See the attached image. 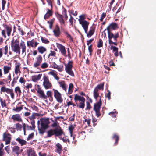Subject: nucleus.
Here are the masks:
<instances>
[{"label":"nucleus","mask_w":156,"mask_h":156,"mask_svg":"<svg viewBox=\"0 0 156 156\" xmlns=\"http://www.w3.org/2000/svg\"><path fill=\"white\" fill-rule=\"evenodd\" d=\"M52 66L53 68L57 69L59 72H61L63 70V66H58L55 62L52 63Z\"/></svg>","instance_id":"obj_26"},{"label":"nucleus","mask_w":156,"mask_h":156,"mask_svg":"<svg viewBox=\"0 0 156 156\" xmlns=\"http://www.w3.org/2000/svg\"><path fill=\"white\" fill-rule=\"evenodd\" d=\"M15 91L17 94L18 93L20 95L21 93V90L19 86L16 87L15 88Z\"/></svg>","instance_id":"obj_48"},{"label":"nucleus","mask_w":156,"mask_h":156,"mask_svg":"<svg viewBox=\"0 0 156 156\" xmlns=\"http://www.w3.org/2000/svg\"><path fill=\"white\" fill-rule=\"evenodd\" d=\"M56 54V52L55 51H51L50 53L49 54V56H55Z\"/></svg>","instance_id":"obj_64"},{"label":"nucleus","mask_w":156,"mask_h":156,"mask_svg":"<svg viewBox=\"0 0 156 156\" xmlns=\"http://www.w3.org/2000/svg\"><path fill=\"white\" fill-rule=\"evenodd\" d=\"M34 40L32 39L30 41H27V45L28 47L31 46L32 47L34 48Z\"/></svg>","instance_id":"obj_38"},{"label":"nucleus","mask_w":156,"mask_h":156,"mask_svg":"<svg viewBox=\"0 0 156 156\" xmlns=\"http://www.w3.org/2000/svg\"><path fill=\"white\" fill-rule=\"evenodd\" d=\"M80 24H81L82 27L83 28L85 32L87 33L88 30V27L89 23L86 20H84L83 21H80Z\"/></svg>","instance_id":"obj_19"},{"label":"nucleus","mask_w":156,"mask_h":156,"mask_svg":"<svg viewBox=\"0 0 156 156\" xmlns=\"http://www.w3.org/2000/svg\"><path fill=\"white\" fill-rule=\"evenodd\" d=\"M42 75V74H39L38 75H34L32 76V80L34 82H37L41 78Z\"/></svg>","instance_id":"obj_28"},{"label":"nucleus","mask_w":156,"mask_h":156,"mask_svg":"<svg viewBox=\"0 0 156 156\" xmlns=\"http://www.w3.org/2000/svg\"><path fill=\"white\" fill-rule=\"evenodd\" d=\"M43 85L44 88L46 90L51 89L52 87V85L49 81L48 77L44 75L43 76Z\"/></svg>","instance_id":"obj_9"},{"label":"nucleus","mask_w":156,"mask_h":156,"mask_svg":"<svg viewBox=\"0 0 156 156\" xmlns=\"http://www.w3.org/2000/svg\"><path fill=\"white\" fill-rule=\"evenodd\" d=\"M104 83H101L98 85L95 88V89L98 90H103L104 89Z\"/></svg>","instance_id":"obj_37"},{"label":"nucleus","mask_w":156,"mask_h":156,"mask_svg":"<svg viewBox=\"0 0 156 156\" xmlns=\"http://www.w3.org/2000/svg\"><path fill=\"white\" fill-rule=\"evenodd\" d=\"M34 136V133H31V134H30L28 136L27 138V141L29 140H30L32 139Z\"/></svg>","instance_id":"obj_54"},{"label":"nucleus","mask_w":156,"mask_h":156,"mask_svg":"<svg viewBox=\"0 0 156 156\" xmlns=\"http://www.w3.org/2000/svg\"><path fill=\"white\" fill-rule=\"evenodd\" d=\"M55 15L57 18L58 20L59 21V22L61 26L63 25L65 26V22L63 19V17L62 16L59 14L58 12H57L55 13Z\"/></svg>","instance_id":"obj_18"},{"label":"nucleus","mask_w":156,"mask_h":156,"mask_svg":"<svg viewBox=\"0 0 156 156\" xmlns=\"http://www.w3.org/2000/svg\"><path fill=\"white\" fill-rule=\"evenodd\" d=\"M42 61V58L41 55H38L36 58V61L33 65V66L37 68L40 66Z\"/></svg>","instance_id":"obj_15"},{"label":"nucleus","mask_w":156,"mask_h":156,"mask_svg":"<svg viewBox=\"0 0 156 156\" xmlns=\"http://www.w3.org/2000/svg\"><path fill=\"white\" fill-rule=\"evenodd\" d=\"M48 67V65L46 62L43 63L41 66V68L42 69H45Z\"/></svg>","instance_id":"obj_58"},{"label":"nucleus","mask_w":156,"mask_h":156,"mask_svg":"<svg viewBox=\"0 0 156 156\" xmlns=\"http://www.w3.org/2000/svg\"><path fill=\"white\" fill-rule=\"evenodd\" d=\"M73 87V83H70L69 84L68 92V94H70L72 93Z\"/></svg>","instance_id":"obj_39"},{"label":"nucleus","mask_w":156,"mask_h":156,"mask_svg":"<svg viewBox=\"0 0 156 156\" xmlns=\"http://www.w3.org/2000/svg\"><path fill=\"white\" fill-rule=\"evenodd\" d=\"M60 86L62 87L63 90L66 92L67 91V85L65 83L64 81H62L58 82Z\"/></svg>","instance_id":"obj_30"},{"label":"nucleus","mask_w":156,"mask_h":156,"mask_svg":"<svg viewBox=\"0 0 156 156\" xmlns=\"http://www.w3.org/2000/svg\"><path fill=\"white\" fill-rule=\"evenodd\" d=\"M47 96L50 99H52V92L51 91H48L46 92Z\"/></svg>","instance_id":"obj_49"},{"label":"nucleus","mask_w":156,"mask_h":156,"mask_svg":"<svg viewBox=\"0 0 156 156\" xmlns=\"http://www.w3.org/2000/svg\"><path fill=\"white\" fill-rule=\"evenodd\" d=\"M49 74L53 76L57 80H59V77L57 76V74L55 72L54 70H52L49 72Z\"/></svg>","instance_id":"obj_40"},{"label":"nucleus","mask_w":156,"mask_h":156,"mask_svg":"<svg viewBox=\"0 0 156 156\" xmlns=\"http://www.w3.org/2000/svg\"><path fill=\"white\" fill-rule=\"evenodd\" d=\"M108 34L109 44H113L115 45H117L118 44L117 42V39L119 37V33L117 32L113 34L111 31H109L108 30Z\"/></svg>","instance_id":"obj_5"},{"label":"nucleus","mask_w":156,"mask_h":156,"mask_svg":"<svg viewBox=\"0 0 156 156\" xmlns=\"http://www.w3.org/2000/svg\"><path fill=\"white\" fill-rule=\"evenodd\" d=\"M19 76H17L16 77H14L13 79L12 82L11 83V86L12 87L14 86L15 83H17Z\"/></svg>","instance_id":"obj_44"},{"label":"nucleus","mask_w":156,"mask_h":156,"mask_svg":"<svg viewBox=\"0 0 156 156\" xmlns=\"http://www.w3.org/2000/svg\"><path fill=\"white\" fill-rule=\"evenodd\" d=\"M110 48L111 50L112 49L114 52H118V48L117 47L111 46Z\"/></svg>","instance_id":"obj_57"},{"label":"nucleus","mask_w":156,"mask_h":156,"mask_svg":"<svg viewBox=\"0 0 156 156\" xmlns=\"http://www.w3.org/2000/svg\"><path fill=\"white\" fill-rule=\"evenodd\" d=\"M62 30L65 35L66 36V37L68 38L71 41L73 42V38L72 36L68 32L67 30L63 29Z\"/></svg>","instance_id":"obj_27"},{"label":"nucleus","mask_w":156,"mask_h":156,"mask_svg":"<svg viewBox=\"0 0 156 156\" xmlns=\"http://www.w3.org/2000/svg\"><path fill=\"white\" fill-rule=\"evenodd\" d=\"M101 97H100L99 101L94 104L93 108L95 112L96 116L98 118L101 115L100 109L101 107Z\"/></svg>","instance_id":"obj_7"},{"label":"nucleus","mask_w":156,"mask_h":156,"mask_svg":"<svg viewBox=\"0 0 156 156\" xmlns=\"http://www.w3.org/2000/svg\"><path fill=\"white\" fill-rule=\"evenodd\" d=\"M54 91V96L57 101L60 103H62L63 101V99L62 98L61 94L56 90L53 89Z\"/></svg>","instance_id":"obj_12"},{"label":"nucleus","mask_w":156,"mask_h":156,"mask_svg":"<svg viewBox=\"0 0 156 156\" xmlns=\"http://www.w3.org/2000/svg\"><path fill=\"white\" fill-rule=\"evenodd\" d=\"M54 35L56 37H59L61 34L59 26L57 24L55 25V28L53 30Z\"/></svg>","instance_id":"obj_16"},{"label":"nucleus","mask_w":156,"mask_h":156,"mask_svg":"<svg viewBox=\"0 0 156 156\" xmlns=\"http://www.w3.org/2000/svg\"><path fill=\"white\" fill-rule=\"evenodd\" d=\"M40 115L39 113H33L31 116L29 117V119H34L35 118L36 116H39Z\"/></svg>","instance_id":"obj_47"},{"label":"nucleus","mask_w":156,"mask_h":156,"mask_svg":"<svg viewBox=\"0 0 156 156\" xmlns=\"http://www.w3.org/2000/svg\"><path fill=\"white\" fill-rule=\"evenodd\" d=\"M74 128V127L73 125H70L69 128V131L70 132V136H72V134H73V130Z\"/></svg>","instance_id":"obj_53"},{"label":"nucleus","mask_w":156,"mask_h":156,"mask_svg":"<svg viewBox=\"0 0 156 156\" xmlns=\"http://www.w3.org/2000/svg\"><path fill=\"white\" fill-rule=\"evenodd\" d=\"M56 46L59 49L61 54L65 57L66 56V51L65 46L58 43H56Z\"/></svg>","instance_id":"obj_14"},{"label":"nucleus","mask_w":156,"mask_h":156,"mask_svg":"<svg viewBox=\"0 0 156 156\" xmlns=\"http://www.w3.org/2000/svg\"><path fill=\"white\" fill-rule=\"evenodd\" d=\"M4 74L8 73L11 69V66H4L3 68Z\"/></svg>","instance_id":"obj_33"},{"label":"nucleus","mask_w":156,"mask_h":156,"mask_svg":"<svg viewBox=\"0 0 156 156\" xmlns=\"http://www.w3.org/2000/svg\"><path fill=\"white\" fill-rule=\"evenodd\" d=\"M108 93L106 95V96L107 97L108 100H110L111 99V93L110 91L109 90H107Z\"/></svg>","instance_id":"obj_61"},{"label":"nucleus","mask_w":156,"mask_h":156,"mask_svg":"<svg viewBox=\"0 0 156 156\" xmlns=\"http://www.w3.org/2000/svg\"><path fill=\"white\" fill-rule=\"evenodd\" d=\"M37 50L39 53L43 54L47 51V49L45 47L41 46L38 47Z\"/></svg>","instance_id":"obj_29"},{"label":"nucleus","mask_w":156,"mask_h":156,"mask_svg":"<svg viewBox=\"0 0 156 156\" xmlns=\"http://www.w3.org/2000/svg\"><path fill=\"white\" fill-rule=\"evenodd\" d=\"M93 95L94 98L97 100L98 97L100 98L101 96L99 95V93H98V90L94 89L93 92Z\"/></svg>","instance_id":"obj_36"},{"label":"nucleus","mask_w":156,"mask_h":156,"mask_svg":"<svg viewBox=\"0 0 156 156\" xmlns=\"http://www.w3.org/2000/svg\"><path fill=\"white\" fill-rule=\"evenodd\" d=\"M22 126L19 123H16V129L17 130H20L22 129Z\"/></svg>","instance_id":"obj_55"},{"label":"nucleus","mask_w":156,"mask_h":156,"mask_svg":"<svg viewBox=\"0 0 156 156\" xmlns=\"http://www.w3.org/2000/svg\"><path fill=\"white\" fill-rule=\"evenodd\" d=\"M117 113V112L116 111L111 112L109 113V115H111L113 118H115L116 116V114Z\"/></svg>","instance_id":"obj_52"},{"label":"nucleus","mask_w":156,"mask_h":156,"mask_svg":"<svg viewBox=\"0 0 156 156\" xmlns=\"http://www.w3.org/2000/svg\"><path fill=\"white\" fill-rule=\"evenodd\" d=\"M12 80V79H11V73H9L8 76V79H7V80H5V79H3V80L4 81H9V82H10V81H11Z\"/></svg>","instance_id":"obj_63"},{"label":"nucleus","mask_w":156,"mask_h":156,"mask_svg":"<svg viewBox=\"0 0 156 156\" xmlns=\"http://www.w3.org/2000/svg\"><path fill=\"white\" fill-rule=\"evenodd\" d=\"M4 29L1 30V34L5 38H6V35L9 37L12 32V26L11 25L3 24Z\"/></svg>","instance_id":"obj_6"},{"label":"nucleus","mask_w":156,"mask_h":156,"mask_svg":"<svg viewBox=\"0 0 156 156\" xmlns=\"http://www.w3.org/2000/svg\"><path fill=\"white\" fill-rule=\"evenodd\" d=\"M41 39L42 42L45 44H48L50 42L49 41L48 39L43 37H41Z\"/></svg>","instance_id":"obj_45"},{"label":"nucleus","mask_w":156,"mask_h":156,"mask_svg":"<svg viewBox=\"0 0 156 156\" xmlns=\"http://www.w3.org/2000/svg\"><path fill=\"white\" fill-rule=\"evenodd\" d=\"M41 127H38V130L39 133L43 134L49 127V121L48 118H42L41 119Z\"/></svg>","instance_id":"obj_3"},{"label":"nucleus","mask_w":156,"mask_h":156,"mask_svg":"<svg viewBox=\"0 0 156 156\" xmlns=\"http://www.w3.org/2000/svg\"><path fill=\"white\" fill-rule=\"evenodd\" d=\"M56 149L55 151L59 154H61L62 151V147L59 143H57L55 145Z\"/></svg>","instance_id":"obj_22"},{"label":"nucleus","mask_w":156,"mask_h":156,"mask_svg":"<svg viewBox=\"0 0 156 156\" xmlns=\"http://www.w3.org/2000/svg\"><path fill=\"white\" fill-rule=\"evenodd\" d=\"M103 45L102 40L101 39H99L98 42L97 47L98 48L102 47Z\"/></svg>","instance_id":"obj_50"},{"label":"nucleus","mask_w":156,"mask_h":156,"mask_svg":"<svg viewBox=\"0 0 156 156\" xmlns=\"http://www.w3.org/2000/svg\"><path fill=\"white\" fill-rule=\"evenodd\" d=\"M73 62L72 60L69 61L67 64H65V71L69 75L72 76H74V75L73 71L72 70L73 67Z\"/></svg>","instance_id":"obj_8"},{"label":"nucleus","mask_w":156,"mask_h":156,"mask_svg":"<svg viewBox=\"0 0 156 156\" xmlns=\"http://www.w3.org/2000/svg\"><path fill=\"white\" fill-rule=\"evenodd\" d=\"M37 91L38 94V96L41 98L44 99H47V96L45 94L43 90L41 89L40 86L39 85H37Z\"/></svg>","instance_id":"obj_11"},{"label":"nucleus","mask_w":156,"mask_h":156,"mask_svg":"<svg viewBox=\"0 0 156 156\" xmlns=\"http://www.w3.org/2000/svg\"><path fill=\"white\" fill-rule=\"evenodd\" d=\"M64 133V132L61 128L59 126L54 129H51L48 130L46 137H50L53 135H55V136H62Z\"/></svg>","instance_id":"obj_1"},{"label":"nucleus","mask_w":156,"mask_h":156,"mask_svg":"<svg viewBox=\"0 0 156 156\" xmlns=\"http://www.w3.org/2000/svg\"><path fill=\"white\" fill-rule=\"evenodd\" d=\"M1 91L2 92H6L8 94H10L12 98L13 99L14 98V95L13 89L8 88L5 86H3L1 87Z\"/></svg>","instance_id":"obj_13"},{"label":"nucleus","mask_w":156,"mask_h":156,"mask_svg":"<svg viewBox=\"0 0 156 156\" xmlns=\"http://www.w3.org/2000/svg\"><path fill=\"white\" fill-rule=\"evenodd\" d=\"M16 140L17 141L21 144V146L25 145L27 142L25 140L20 139V138H18L16 139Z\"/></svg>","instance_id":"obj_35"},{"label":"nucleus","mask_w":156,"mask_h":156,"mask_svg":"<svg viewBox=\"0 0 156 156\" xmlns=\"http://www.w3.org/2000/svg\"><path fill=\"white\" fill-rule=\"evenodd\" d=\"M30 123L32 126V127H33V128L35 129V121L34 119H30Z\"/></svg>","instance_id":"obj_62"},{"label":"nucleus","mask_w":156,"mask_h":156,"mask_svg":"<svg viewBox=\"0 0 156 156\" xmlns=\"http://www.w3.org/2000/svg\"><path fill=\"white\" fill-rule=\"evenodd\" d=\"M18 30L20 33V34L22 36L24 35L26 33L22 29L21 27L19 25H17Z\"/></svg>","instance_id":"obj_43"},{"label":"nucleus","mask_w":156,"mask_h":156,"mask_svg":"<svg viewBox=\"0 0 156 156\" xmlns=\"http://www.w3.org/2000/svg\"><path fill=\"white\" fill-rule=\"evenodd\" d=\"M4 48V54L6 55H7V56L8 57L9 56V55H7V53L8 51V47L7 45H6L5 46V47L3 48Z\"/></svg>","instance_id":"obj_46"},{"label":"nucleus","mask_w":156,"mask_h":156,"mask_svg":"<svg viewBox=\"0 0 156 156\" xmlns=\"http://www.w3.org/2000/svg\"><path fill=\"white\" fill-rule=\"evenodd\" d=\"M23 109V107H16V108H14L13 110L16 112H19L21 111Z\"/></svg>","instance_id":"obj_51"},{"label":"nucleus","mask_w":156,"mask_h":156,"mask_svg":"<svg viewBox=\"0 0 156 156\" xmlns=\"http://www.w3.org/2000/svg\"><path fill=\"white\" fill-rule=\"evenodd\" d=\"M80 19H79V23H80V21H84L85 17L84 15H80L79 16Z\"/></svg>","instance_id":"obj_59"},{"label":"nucleus","mask_w":156,"mask_h":156,"mask_svg":"<svg viewBox=\"0 0 156 156\" xmlns=\"http://www.w3.org/2000/svg\"><path fill=\"white\" fill-rule=\"evenodd\" d=\"M95 30V27L94 26H91L88 32H87V37H90L94 33Z\"/></svg>","instance_id":"obj_20"},{"label":"nucleus","mask_w":156,"mask_h":156,"mask_svg":"<svg viewBox=\"0 0 156 156\" xmlns=\"http://www.w3.org/2000/svg\"><path fill=\"white\" fill-rule=\"evenodd\" d=\"M112 139L115 140L114 145L115 146L117 145L118 144V142L119 140V137L118 135L116 134H114L112 137Z\"/></svg>","instance_id":"obj_34"},{"label":"nucleus","mask_w":156,"mask_h":156,"mask_svg":"<svg viewBox=\"0 0 156 156\" xmlns=\"http://www.w3.org/2000/svg\"><path fill=\"white\" fill-rule=\"evenodd\" d=\"M55 20V19L53 18V19H51L50 20L48 21L47 22V23L49 24V28L50 29H52Z\"/></svg>","instance_id":"obj_41"},{"label":"nucleus","mask_w":156,"mask_h":156,"mask_svg":"<svg viewBox=\"0 0 156 156\" xmlns=\"http://www.w3.org/2000/svg\"><path fill=\"white\" fill-rule=\"evenodd\" d=\"M91 108V105L90 103L87 101L86 102V110H89Z\"/></svg>","instance_id":"obj_56"},{"label":"nucleus","mask_w":156,"mask_h":156,"mask_svg":"<svg viewBox=\"0 0 156 156\" xmlns=\"http://www.w3.org/2000/svg\"><path fill=\"white\" fill-rule=\"evenodd\" d=\"M20 65L21 64L20 63H18L16 64L14 72L16 74L21 72L20 69Z\"/></svg>","instance_id":"obj_31"},{"label":"nucleus","mask_w":156,"mask_h":156,"mask_svg":"<svg viewBox=\"0 0 156 156\" xmlns=\"http://www.w3.org/2000/svg\"><path fill=\"white\" fill-rule=\"evenodd\" d=\"M7 130L3 134V141L5 142V144L7 145L9 144L12 139L11 135L8 133Z\"/></svg>","instance_id":"obj_10"},{"label":"nucleus","mask_w":156,"mask_h":156,"mask_svg":"<svg viewBox=\"0 0 156 156\" xmlns=\"http://www.w3.org/2000/svg\"><path fill=\"white\" fill-rule=\"evenodd\" d=\"M117 28L118 25L116 23H112L108 26L107 27V29L108 31V30L109 31H111V29L115 30Z\"/></svg>","instance_id":"obj_25"},{"label":"nucleus","mask_w":156,"mask_h":156,"mask_svg":"<svg viewBox=\"0 0 156 156\" xmlns=\"http://www.w3.org/2000/svg\"><path fill=\"white\" fill-rule=\"evenodd\" d=\"M27 156H37L34 148H29L27 151Z\"/></svg>","instance_id":"obj_24"},{"label":"nucleus","mask_w":156,"mask_h":156,"mask_svg":"<svg viewBox=\"0 0 156 156\" xmlns=\"http://www.w3.org/2000/svg\"><path fill=\"white\" fill-rule=\"evenodd\" d=\"M106 16V13L103 12L101 15V18L100 19V20L101 21H102L103 20V19Z\"/></svg>","instance_id":"obj_60"},{"label":"nucleus","mask_w":156,"mask_h":156,"mask_svg":"<svg viewBox=\"0 0 156 156\" xmlns=\"http://www.w3.org/2000/svg\"><path fill=\"white\" fill-rule=\"evenodd\" d=\"M12 51L19 55L20 53V40L19 39L14 40L13 38L11 40L10 44Z\"/></svg>","instance_id":"obj_4"},{"label":"nucleus","mask_w":156,"mask_h":156,"mask_svg":"<svg viewBox=\"0 0 156 156\" xmlns=\"http://www.w3.org/2000/svg\"><path fill=\"white\" fill-rule=\"evenodd\" d=\"M47 10V12L44 16V18L45 20L48 18L50 16H52L53 14L52 10H50L48 9Z\"/></svg>","instance_id":"obj_32"},{"label":"nucleus","mask_w":156,"mask_h":156,"mask_svg":"<svg viewBox=\"0 0 156 156\" xmlns=\"http://www.w3.org/2000/svg\"><path fill=\"white\" fill-rule=\"evenodd\" d=\"M13 152L15 153L17 156H18L23 151V149H20L18 146H14L13 147H11Z\"/></svg>","instance_id":"obj_17"},{"label":"nucleus","mask_w":156,"mask_h":156,"mask_svg":"<svg viewBox=\"0 0 156 156\" xmlns=\"http://www.w3.org/2000/svg\"><path fill=\"white\" fill-rule=\"evenodd\" d=\"M74 101L77 104V107L82 109L84 108L85 106V98L83 97L76 94H74Z\"/></svg>","instance_id":"obj_2"},{"label":"nucleus","mask_w":156,"mask_h":156,"mask_svg":"<svg viewBox=\"0 0 156 156\" xmlns=\"http://www.w3.org/2000/svg\"><path fill=\"white\" fill-rule=\"evenodd\" d=\"M20 48L22 49V54H23L24 53H26V47L25 42L23 41H21L20 43Z\"/></svg>","instance_id":"obj_23"},{"label":"nucleus","mask_w":156,"mask_h":156,"mask_svg":"<svg viewBox=\"0 0 156 156\" xmlns=\"http://www.w3.org/2000/svg\"><path fill=\"white\" fill-rule=\"evenodd\" d=\"M79 136L80 138L83 140L84 139L86 135V132L85 131H82L79 133Z\"/></svg>","instance_id":"obj_42"},{"label":"nucleus","mask_w":156,"mask_h":156,"mask_svg":"<svg viewBox=\"0 0 156 156\" xmlns=\"http://www.w3.org/2000/svg\"><path fill=\"white\" fill-rule=\"evenodd\" d=\"M14 122L16 121L19 122H22V119L19 114L13 115L12 117Z\"/></svg>","instance_id":"obj_21"}]
</instances>
